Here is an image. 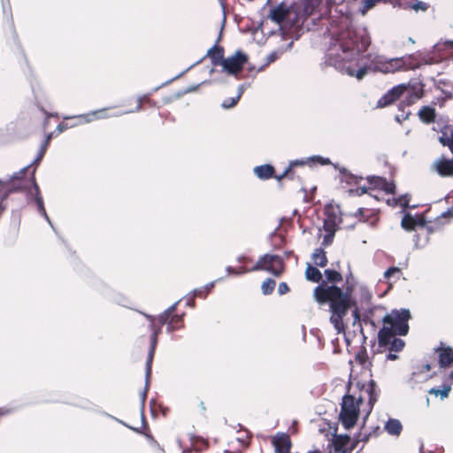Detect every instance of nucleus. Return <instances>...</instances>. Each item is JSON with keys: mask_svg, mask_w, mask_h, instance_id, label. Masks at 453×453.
Masks as SVG:
<instances>
[{"mask_svg": "<svg viewBox=\"0 0 453 453\" xmlns=\"http://www.w3.org/2000/svg\"><path fill=\"white\" fill-rule=\"evenodd\" d=\"M268 18L273 22L278 24L280 29H284L288 26L289 29L296 31L302 27V24L299 23L298 14L293 6L288 5L284 1L270 10Z\"/></svg>", "mask_w": 453, "mask_h": 453, "instance_id": "20e7f679", "label": "nucleus"}, {"mask_svg": "<svg viewBox=\"0 0 453 453\" xmlns=\"http://www.w3.org/2000/svg\"><path fill=\"white\" fill-rule=\"evenodd\" d=\"M254 174L261 180H267L273 178L275 168L271 164H264L254 167Z\"/></svg>", "mask_w": 453, "mask_h": 453, "instance_id": "2eb2a0df", "label": "nucleus"}, {"mask_svg": "<svg viewBox=\"0 0 453 453\" xmlns=\"http://www.w3.org/2000/svg\"><path fill=\"white\" fill-rule=\"evenodd\" d=\"M330 209H333V207H332L331 203H328L326 206V208H325V210H326V211L327 213V219L326 220H330L331 221L332 219H334V222H335L336 218H337L336 213L334 211H329ZM335 225H336V223H334V226Z\"/></svg>", "mask_w": 453, "mask_h": 453, "instance_id": "680f3d73", "label": "nucleus"}, {"mask_svg": "<svg viewBox=\"0 0 453 453\" xmlns=\"http://www.w3.org/2000/svg\"><path fill=\"white\" fill-rule=\"evenodd\" d=\"M388 345L389 351L399 352L403 349L405 342L400 338L394 337Z\"/></svg>", "mask_w": 453, "mask_h": 453, "instance_id": "c9c22d12", "label": "nucleus"}, {"mask_svg": "<svg viewBox=\"0 0 453 453\" xmlns=\"http://www.w3.org/2000/svg\"><path fill=\"white\" fill-rule=\"evenodd\" d=\"M275 285L276 283L274 280L267 278L261 285L262 293L265 296L271 295L274 290Z\"/></svg>", "mask_w": 453, "mask_h": 453, "instance_id": "473e14b6", "label": "nucleus"}, {"mask_svg": "<svg viewBox=\"0 0 453 453\" xmlns=\"http://www.w3.org/2000/svg\"><path fill=\"white\" fill-rule=\"evenodd\" d=\"M308 160L311 162H316L320 164L321 165H332V162L329 157H324L322 156L315 155L308 157Z\"/></svg>", "mask_w": 453, "mask_h": 453, "instance_id": "a19ab883", "label": "nucleus"}, {"mask_svg": "<svg viewBox=\"0 0 453 453\" xmlns=\"http://www.w3.org/2000/svg\"><path fill=\"white\" fill-rule=\"evenodd\" d=\"M388 73H395L396 71H401V61L399 60V58H393L388 59Z\"/></svg>", "mask_w": 453, "mask_h": 453, "instance_id": "e433bc0d", "label": "nucleus"}, {"mask_svg": "<svg viewBox=\"0 0 453 453\" xmlns=\"http://www.w3.org/2000/svg\"><path fill=\"white\" fill-rule=\"evenodd\" d=\"M436 170L441 176H453V158L440 160L437 163Z\"/></svg>", "mask_w": 453, "mask_h": 453, "instance_id": "412c9836", "label": "nucleus"}, {"mask_svg": "<svg viewBox=\"0 0 453 453\" xmlns=\"http://www.w3.org/2000/svg\"><path fill=\"white\" fill-rule=\"evenodd\" d=\"M157 339L158 336L150 335V349L147 356L146 365H145V370H146V375L147 377L150 376L151 373V367H152V362L155 355L156 347L157 344Z\"/></svg>", "mask_w": 453, "mask_h": 453, "instance_id": "6ab92c4d", "label": "nucleus"}, {"mask_svg": "<svg viewBox=\"0 0 453 453\" xmlns=\"http://www.w3.org/2000/svg\"><path fill=\"white\" fill-rule=\"evenodd\" d=\"M219 39H220V35H219V38L216 41L215 44L211 48H210L208 50L206 55L203 58L199 59L195 64L191 65L186 70H184L180 73L177 74L173 78H172V79L165 81L161 85L154 88L152 89V93L157 91L159 88H163L164 86L168 85L172 81H173L179 79L180 77H181L184 73H186L188 71H189L196 65L200 64L203 60V58H206V57L210 58L211 65L213 66H217V65H221L222 66L223 62L225 60V58H224V49H223V47L218 45V42H219Z\"/></svg>", "mask_w": 453, "mask_h": 453, "instance_id": "1a4fd4ad", "label": "nucleus"}, {"mask_svg": "<svg viewBox=\"0 0 453 453\" xmlns=\"http://www.w3.org/2000/svg\"><path fill=\"white\" fill-rule=\"evenodd\" d=\"M441 227V220H438L437 218L434 222L428 221V224L426 223V228L428 232V234H433L436 231H438Z\"/></svg>", "mask_w": 453, "mask_h": 453, "instance_id": "37998d69", "label": "nucleus"}, {"mask_svg": "<svg viewBox=\"0 0 453 453\" xmlns=\"http://www.w3.org/2000/svg\"><path fill=\"white\" fill-rule=\"evenodd\" d=\"M355 359L360 365H365L367 361V352L365 348H363L360 351L356 354Z\"/></svg>", "mask_w": 453, "mask_h": 453, "instance_id": "de8ad7c7", "label": "nucleus"}, {"mask_svg": "<svg viewBox=\"0 0 453 453\" xmlns=\"http://www.w3.org/2000/svg\"><path fill=\"white\" fill-rule=\"evenodd\" d=\"M407 92L406 102L410 105L420 99L424 95V84L421 81H410L394 86L388 90L377 102L378 108H384L392 104L403 93Z\"/></svg>", "mask_w": 453, "mask_h": 453, "instance_id": "7ed1b4c3", "label": "nucleus"}, {"mask_svg": "<svg viewBox=\"0 0 453 453\" xmlns=\"http://www.w3.org/2000/svg\"><path fill=\"white\" fill-rule=\"evenodd\" d=\"M450 391L449 386H444L442 389L433 388L429 390L430 394H434V395H440L441 399H444L448 397Z\"/></svg>", "mask_w": 453, "mask_h": 453, "instance_id": "58836bf2", "label": "nucleus"}, {"mask_svg": "<svg viewBox=\"0 0 453 453\" xmlns=\"http://www.w3.org/2000/svg\"><path fill=\"white\" fill-rule=\"evenodd\" d=\"M149 385H150V376L147 377L145 374V388L144 390L141 393L140 398H141V417L142 423H145V418H144V407H145V402L147 399V392L149 390Z\"/></svg>", "mask_w": 453, "mask_h": 453, "instance_id": "c756f323", "label": "nucleus"}, {"mask_svg": "<svg viewBox=\"0 0 453 453\" xmlns=\"http://www.w3.org/2000/svg\"><path fill=\"white\" fill-rule=\"evenodd\" d=\"M305 277L308 280L311 282L319 283L322 279L321 272L315 266L308 264L307 268L305 270Z\"/></svg>", "mask_w": 453, "mask_h": 453, "instance_id": "a878e982", "label": "nucleus"}, {"mask_svg": "<svg viewBox=\"0 0 453 453\" xmlns=\"http://www.w3.org/2000/svg\"><path fill=\"white\" fill-rule=\"evenodd\" d=\"M308 162H310L308 160V158L306 159H295V160H291L289 162V165H288V167H290V170L292 171V169L296 166H303L304 165H306Z\"/></svg>", "mask_w": 453, "mask_h": 453, "instance_id": "4d7b16f0", "label": "nucleus"}, {"mask_svg": "<svg viewBox=\"0 0 453 453\" xmlns=\"http://www.w3.org/2000/svg\"><path fill=\"white\" fill-rule=\"evenodd\" d=\"M352 316H353V325H355L357 322H360L361 316L359 312V309L357 307V302L355 303V305L352 306Z\"/></svg>", "mask_w": 453, "mask_h": 453, "instance_id": "13d9d810", "label": "nucleus"}, {"mask_svg": "<svg viewBox=\"0 0 453 453\" xmlns=\"http://www.w3.org/2000/svg\"><path fill=\"white\" fill-rule=\"evenodd\" d=\"M426 223H427V221L424 217H414V219H413L414 226H418L420 227H426Z\"/></svg>", "mask_w": 453, "mask_h": 453, "instance_id": "0e129e2a", "label": "nucleus"}, {"mask_svg": "<svg viewBox=\"0 0 453 453\" xmlns=\"http://www.w3.org/2000/svg\"><path fill=\"white\" fill-rule=\"evenodd\" d=\"M332 227H327L328 221H324V229L326 231V234L323 238V244L327 245L332 242L333 238L334 236V233L336 231V227H334V219L331 220Z\"/></svg>", "mask_w": 453, "mask_h": 453, "instance_id": "7c9ffc66", "label": "nucleus"}, {"mask_svg": "<svg viewBox=\"0 0 453 453\" xmlns=\"http://www.w3.org/2000/svg\"><path fill=\"white\" fill-rule=\"evenodd\" d=\"M395 334H396L394 333V329L391 326H383L380 328L378 333V342L380 347L388 346Z\"/></svg>", "mask_w": 453, "mask_h": 453, "instance_id": "a211bd4d", "label": "nucleus"}, {"mask_svg": "<svg viewBox=\"0 0 453 453\" xmlns=\"http://www.w3.org/2000/svg\"><path fill=\"white\" fill-rule=\"evenodd\" d=\"M372 315V310H369L367 312L365 313L362 320L365 324H371L372 326H375L374 321L372 320L371 316Z\"/></svg>", "mask_w": 453, "mask_h": 453, "instance_id": "69168bd1", "label": "nucleus"}, {"mask_svg": "<svg viewBox=\"0 0 453 453\" xmlns=\"http://www.w3.org/2000/svg\"><path fill=\"white\" fill-rule=\"evenodd\" d=\"M325 277H326V282L328 284V282L331 283V285H335V283L342 281V274L337 272L336 270L333 269H326L324 272Z\"/></svg>", "mask_w": 453, "mask_h": 453, "instance_id": "c85d7f7f", "label": "nucleus"}, {"mask_svg": "<svg viewBox=\"0 0 453 453\" xmlns=\"http://www.w3.org/2000/svg\"><path fill=\"white\" fill-rule=\"evenodd\" d=\"M365 426L364 427H360V430L356 434V437L358 438L360 441L367 442L370 438L372 437V433L365 432L363 433L362 430L365 429Z\"/></svg>", "mask_w": 453, "mask_h": 453, "instance_id": "8fccbe9b", "label": "nucleus"}, {"mask_svg": "<svg viewBox=\"0 0 453 453\" xmlns=\"http://www.w3.org/2000/svg\"><path fill=\"white\" fill-rule=\"evenodd\" d=\"M184 315H185L184 313L180 314V315L175 314L171 317V319L166 326V332L168 334H172L175 330H177L184 326V324H183Z\"/></svg>", "mask_w": 453, "mask_h": 453, "instance_id": "b1692460", "label": "nucleus"}, {"mask_svg": "<svg viewBox=\"0 0 453 453\" xmlns=\"http://www.w3.org/2000/svg\"><path fill=\"white\" fill-rule=\"evenodd\" d=\"M445 218H453V206L450 208H448L445 211L441 212L440 216L437 217L438 220H441Z\"/></svg>", "mask_w": 453, "mask_h": 453, "instance_id": "e2e57ef3", "label": "nucleus"}, {"mask_svg": "<svg viewBox=\"0 0 453 453\" xmlns=\"http://www.w3.org/2000/svg\"><path fill=\"white\" fill-rule=\"evenodd\" d=\"M249 57L242 50H238L235 53L225 58L222 69L227 74L237 77L242 71L244 65L248 62Z\"/></svg>", "mask_w": 453, "mask_h": 453, "instance_id": "9d476101", "label": "nucleus"}, {"mask_svg": "<svg viewBox=\"0 0 453 453\" xmlns=\"http://www.w3.org/2000/svg\"><path fill=\"white\" fill-rule=\"evenodd\" d=\"M380 179H384V178L383 177H380V176H368L366 178L367 181L369 182V184L371 186H372L375 188H379V189H380V186L378 184H380V183H379L378 180Z\"/></svg>", "mask_w": 453, "mask_h": 453, "instance_id": "052dcab7", "label": "nucleus"}, {"mask_svg": "<svg viewBox=\"0 0 453 453\" xmlns=\"http://www.w3.org/2000/svg\"><path fill=\"white\" fill-rule=\"evenodd\" d=\"M413 219H414V217L411 213H409V212L405 213L401 221L402 227L407 231L413 230L414 229Z\"/></svg>", "mask_w": 453, "mask_h": 453, "instance_id": "f704fd0d", "label": "nucleus"}, {"mask_svg": "<svg viewBox=\"0 0 453 453\" xmlns=\"http://www.w3.org/2000/svg\"><path fill=\"white\" fill-rule=\"evenodd\" d=\"M157 319L159 325L164 326L165 324L168 325V323L171 319V317L168 314H166L165 311H163L157 317Z\"/></svg>", "mask_w": 453, "mask_h": 453, "instance_id": "5fc2aeb1", "label": "nucleus"}, {"mask_svg": "<svg viewBox=\"0 0 453 453\" xmlns=\"http://www.w3.org/2000/svg\"><path fill=\"white\" fill-rule=\"evenodd\" d=\"M410 196L408 194H404L400 196L397 199L394 200V204H400L403 208L410 207Z\"/></svg>", "mask_w": 453, "mask_h": 453, "instance_id": "c03bdc74", "label": "nucleus"}, {"mask_svg": "<svg viewBox=\"0 0 453 453\" xmlns=\"http://www.w3.org/2000/svg\"><path fill=\"white\" fill-rule=\"evenodd\" d=\"M239 102V99L238 97H229V98H226L225 99L222 103H221V107L223 109H231L233 108L234 106H235L237 104V103Z\"/></svg>", "mask_w": 453, "mask_h": 453, "instance_id": "a18cd8bd", "label": "nucleus"}, {"mask_svg": "<svg viewBox=\"0 0 453 453\" xmlns=\"http://www.w3.org/2000/svg\"><path fill=\"white\" fill-rule=\"evenodd\" d=\"M106 111H107V108H103V109L92 111L88 113L76 115V116H65V117H63V119H74V118H80V119H83L84 123H90L96 119L115 118V117L121 116L123 114L120 112L108 114V113H106Z\"/></svg>", "mask_w": 453, "mask_h": 453, "instance_id": "9b49d317", "label": "nucleus"}, {"mask_svg": "<svg viewBox=\"0 0 453 453\" xmlns=\"http://www.w3.org/2000/svg\"><path fill=\"white\" fill-rule=\"evenodd\" d=\"M385 431L390 435L398 436L402 430V423L396 418H389L384 426Z\"/></svg>", "mask_w": 453, "mask_h": 453, "instance_id": "5701e85b", "label": "nucleus"}, {"mask_svg": "<svg viewBox=\"0 0 453 453\" xmlns=\"http://www.w3.org/2000/svg\"><path fill=\"white\" fill-rule=\"evenodd\" d=\"M400 274H401V270L399 267L390 266L385 271L384 278L387 280H389L391 277L397 275V279H399Z\"/></svg>", "mask_w": 453, "mask_h": 453, "instance_id": "79ce46f5", "label": "nucleus"}, {"mask_svg": "<svg viewBox=\"0 0 453 453\" xmlns=\"http://www.w3.org/2000/svg\"><path fill=\"white\" fill-rule=\"evenodd\" d=\"M347 394L342 396L341 403V411L339 420L347 430L353 428L358 420L360 415L359 404L354 395L349 394L351 382L347 384Z\"/></svg>", "mask_w": 453, "mask_h": 453, "instance_id": "39448f33", "label": "nucleus"}, {"mask_svg": "<svg viewBox=\"0 0 453 453\" xmlns=\"http://www.w3.org/2000/svg\"><path fill=\"white\" fill-rule=\"evenodd\" d=\"M351 439L349 434H337L336 428L333 434V447L334 452L346 449V446L350 442Z\"/></svg>", "mask_w": 453, "mask_h": 453, "instance_id": "f3484780", "label": "nucleus"}, {"mask_svg": "<svg viewBox=\"0 0 453 453\" xmlns=\"http://www.w3.org/2000/svg\"><path fill=\"white\" fill-rule=\"evenodd\" d=\"M350 196H362L367 192L366 187L357 188H349L348 190Z\"/></svg>", "mask_w": 453, "mask_h": 453, "instance_id": "bf43d9fd", "label": "nucleus"}, {"mask_svg": "<svg viewBox=\"0 0 453 453\" xmlns=\"http://www.w3.org/2000/svg\"><path fill=\"white\" fill-rule=\"evenodd\" d=\"M30 165H27L12 175L0 179V203H4L11 194L23 190L24 177Z\"/></svg>", "mask_w": 453, "mask_h": 453, "instance_id": "423d86ee", "label": "nucleus"}, {"mask_svg": "<svg viewBox=\"0 0 453 453\" xmlns=\"http://www.w3.org/2000/svg\"><path fill=\"white\" fill-rule=\"evenodd\" d=\"M36 209H37L38 213L45 219V220L48 222V224L50 226V227L55 231L53 224L46 212L44 205L38 206V207H36Z\"/></svg>", "mask_w": 453, "mask_h": 453, "instance_id": "603ef678", "label": "nucleus"}, {"mask_svg": "<svg viewBox=\"0 0 453 453\" xmlns=\"http://www.w3.org/2000/svg\"><path fill=\"white\" fill-rule=\"evenodd\" d=\"M52 138V133H49L46 134V137L44 139V141L42 142L41 146H40V149H39V151H38V154H37V157L35 158V160L29 165L30 166L32 165H36V164H39L40 161L42 159V157H44L45 155V152L47 150V148H48V145L50 143V141L51 140Z\"/></svg>", "mask_w": 453, "mask_h": 453, "instance_id": "bb28decb", "label": "nucleus"}, {"mask_svg": "<svg viewBox=\"0 0 453 453\" xmlns=\"http://www.w3.org/2000/svg\"><path fill=\"white\" fill-rule=\"evenodd\" d=\"M409 309L393 310L390 314L383 317L382 321L385 324H390L394 333L400 336H405L409 332V320L411 319Z\"/></svg>", "mask_w": 453, "mask_h": 453, "instance_id": "6e6552de", "label": "nucleus"}, {"mask_svg": "<svg viewBox=\"0 0 453 453\" xmlns=\"http://www.w3.org/2000/svg\"><path fill=\"white\" fill-rule=\"evenodd\" d=\"M378 184L380 186V189L385 191L387 194H395V184L394 182H388L387 179H380Z\"/></svg>", "mask_w": 453, "mask_h": 453, "instance_id": "2f4dec72", "label": "nucleus"}, {"mask_svg": "<svg viewBox=\"0 0 453 453\" xmlns=\"http://www.w3.org/2000/svg\"><path fill=\"white\" fill-rule=\"evenodd\" d=\"M283 267L284 263L280 256L265 254L258 259L251 269L248 270L245 267H241L237 271L240 273V275L248 272L266 271L276 277H280L283 272Z\"/></svg>", "mask_w": 453, "mask_h": 453, "instance_id": "0eeeda50", "label": "nucleus"}, {"mask_svg": "<svg viewBox=\"0 0 453 453\" xmlns=\"http://www.w3.org/2000/svg\"><path fill=\"white\" fill-rule=\"evenodd\" d=\"M453 141V130L451 131L450 136H447L445 133L442 134L441 136L439 137V142L443 146H448Z\"/></svg>", "mask_w": 453, "mask_h": 453, "instance_id": "6e6d98bb", "label": "nucleus"}, {"mask_svg": "<svg viewBox=\"0 0 453 453\" xmlns=\"http://www.w3.org/2000/svg\"><path fill=\"white\" fill-rule=\"evenodd\" d=\"M142 314L150 321V328L151 330V334L158 336L161 333L162 326L161 325L157 326L155 324L156 317L150 315V314H146V313H142Z\"/></svg>", "mask_w": 453, "mask_h": 453, "instance_id": "72a5a7b5", "label": "nucleus"}, {"mask_svg": "<svg viewBox=\"0 0 453 453\" xmlns=\"http://www.w3.org/2000/svg\"><path fill=\"white\" fill-rule=\"evenodd\" d=\"M353 287L347 286L345 290L336 285H328L321 281L313 291V296L319 304H329L330 322L338 334L345 332L343 318L349 309L355 305L356 299L352 296Z\"/></svg>", "mask_w": 453, "mask_h": 453, "instance_id": "f03ea898", "label": "nucleus"}, {"mask_svg": "<svg viewBox=\"0 0 453 453\" xmlns=\"http://www.w3.org/2000/svg\"><path fill=\"white\" fill-rule=\"evenodd\" d=\"M418 115L421 121L426 124L433 123L436 117L435 109L432 106H423L418 112Z\"/></svg>", "mask_w": 453, "mask_h": 453, "instance_id": "aec40b11", "label": "nucleus"}, {"mask_svg": "<svg viewBox=\"0 0 453 453\" xmlns=\"http://www.w3.org/2000/svg\"><path fill=\"white\" fill-rule=\"evenodd\" d=\"M289 291V288L286 282H280L278 286V293L280 296L284 295Z\"/></svg>", "mask_w": 453, "mask_h": 453, "instance_id": "774afa93", "label": "nucleus"}, {"mask_svg": "<svg viewBox=\"0 0 453 453\" xmlns=\"http://www.w3.org/2000/svg\"><path fill=\"white\" fill-rule=\"evenodd\" d=\"M372 300V294L369 289L365 287L360 288V301L363 303L369 304Z\"/></svg>", "mask_w": 453, "mask_h": 453, "instance_id": "ea45409f", "label": "nucleus"}, {"mask_svg": "<svg viewBox=\"0 0 453 453\" xmlns=\"http://www.w3.org/2000/svg\"><path fill=\"white\" fill-rule=\"evenodd\" d=\"M410 7L411 9L415 10L416 12H418V11L426 12L428 9L429 5L425 2L416 0L413 4H411L410 5Z\"/></svg>", "mask_w": 453, "mask_h": 453, "instance_id": "49530a36", "label": "nucleus"}, {"mask_svg": "<svg viewBox=\"0 0 453 453\" xmlns=\"http://www.w3.org/2000/svg\"><path fill=\"white\" fill-rule=\"evenodd\" d=\"M278 58L279 53L277 51L271 52L266 56L265 63L257 69V72H262L266 66H268L271 63L274 62Z\"/></svg>", "mask_w": 453, "mask_h": 453, "instance_id": "4c0bfd02", "label": "nucleus"}, {"mask_svg": "<svg viewBox=\"0 0 453 453\" xmlns=\"http://www.w3.org/2000/svg\"><path fill=\"white\" fill-rule=\"evenodd\" d=\"M399 60L401 61V67L403 71L414 70L420 66V63L413 54L401 57Z\"/></svg>", "mask_w": 453, "mask_h": 453, "instance_id": "4be33fe9", "label": "nucleus"}, {"mask_svg": "<svg viewBox=\"0 0 453 453\" xmlns=\"http://www.w3.org/2000/svg\"><path fill=\"white\" fill-rule=\"evenodd\" d=\"M334 168L339 170V172L342 175V180L346 181L349 184L357 183L358 180L363 179L362 177H357V176L352 174L345 167H338L337 165H334Z\"/></svg>", "mask_w": 453, "mask_h": 453, "instance_id": "cd10ccee", "label": "nucleus"}, {"mask_svg": "<svg viewBox=\"0 0 453 453\" xmlns=\"http://www.w3.org/2000/svg\"><path fill=\"white\" fill-rule=\"evenodd\" d=\"M272 444L275 453H290L292 442L289 435L286 433H277L272 440Z\"/></svg>", "mask_w": 453, "mask_h": 453, "instance_id": "f8f14e48", "label": "nucleus"}, {"mask_svg": "<svg viewBox=\"0 0 453 453\" xmlns=\"http://www.w3.org/2000/svg\"><path fill=\"white\" fill-rule=\"evenodd\" d=\"M181 301V299L178 300L177 302H175L174 303H173L171 306H169L166 310H165L164 311L168 314L170 317H172L173 314V312L176 311L177 309V306L179 304V303Z\"/></svg>", "mask_w": 453, "mask_h": 453, "instance_id": "338daca9", "label": "nucleus"}, {"mask_svg": "<svg viewBox=\"0 0 453 453\" xmlns=\"http://www.w3.org/2000/svg\"><path fill=\"white\" fill-rule=\"evenodd\" d=\"M311 258L317 266L325 267L327 264V257L322 248L316 249L312 253Z\"/></svg>", "mask_w": 453, "mask_h": 453, "instance_id": "393cba45", "label": "nucleus"}, {"mask_svg": "<svg viewBox=\"0 0 453 453\" xmlns=\"http://www.w3.org/2000/svg\"><path fill=\"white\" fill-rule=\"evenodd\" d=\"M289 178V179H293L294 178V173L290 170V167H287L283 173L280 175H276L274 173V176L273 178H275L277 180V181H281L284 178Z\"/></svg>", "mask_w": 453, "mask_h": 453, "instance_id": "09e8293b", "label": "nucleus"}, {"mask_svg": "<svg viewBox=\"0 0 453 453\" xmlns=\"http://www.w3.org/2000/svg\"><path fill=\"white\" fill-rule=\"evenodd\" d=\"M35 171L34 170L32 173V177L29 180L31 187H27L24 183V188L22 190V191H25V193H26V198H27V203H30L32 201V197L34 196H42L40 187L37 184L35 177Z\"/></svg>", "mask_w": 453, "mask_h": 453, "instance_id": "dca6fc26", "label": "nucleus"}, {"mask_svg": "<svg viewBox=\"0 0 453 453\" xmlns=\"http://www.w3.org/2000/svg\"><path fill=\"white\" fill-rule=\"evenodd\" d=\"M365 392L368 395L369 410L367 411L366 414L363 418L362 427L365 426V425L366 423V420H367V418L370 415V413H371V411H372V410L373 408V405L377 402L378 397H379V394H380V390H379V388L377 387V384H376V382L373 380H370V381L368 382V385H367V387L365 388Z\"/></svg>", "mask_w": 453, "mask_h": 453, "instance_id": "ddd939ff", "label": "nucleus"}, {"mask_svg": "<svg viewBox=\"0 0 453 453\" xmlns=\"http://www.w3.org/2000/svg\"><path fill=\"white\" fill-rule=\"evenodd\" d=\"M399 111H401V113L396 114L395 119V121L402 123L403 120H405L409 118L411 111H405L404 107L403 109L399 107Z\"/></svg>", "mask_w": 453, "mask_h": 453, "instance_id": "3c124183", "label": "nucleus"}, {"mask_svg": "<svg viewBox=\"0 0 453 453\" xmlns=\"http://www.w3.org/2000/svg\"><path fill=\"white\" fill-rule=\"evenodd\" d=\"M193 296V297H195V298L196 297L204 298L207 296V294L203 289V287H200V288H195L192 291H190L188 294V296Z\"/></svg>", "mask_w": 453, "mask_h": 453, "instance_id": "864d4df0", "label": "nucleus"}, {"mask_svg": "<svg viewBox=\"0 0 453 453\" xmlns=\"http://www.w3.org/2000/svg\"><path fill=\"white\" fill-rule=\"evenodd\" d=\"M370 45L371 37L366 27L349 29L342 35L340 42V48L345 56L327 53L324 64L357 80H362L370 68L374 72L388 73V58L372 52L363 55Z\"/></svg>", "mask_w": 453, "mask_h": 453, "instance_id": "f257e3e1", "label": "nucleus"}, {"mask_svg": "<svg viewBox=\"0 0 453 453\" xmlns=\"http://www.w3.org/2000/svg\"><path fill=\"white\" fill-rule=\"evenodd\" d=\"M434 351L439 354V365L441 368H446L453 363V349L449 346H444L441 342L440 346L434 349Z\"/></svg>", "mask_w": 453, "mask_h": 453, "instance_id": "4468645a", "label": "nucleus"}]
</instances>
